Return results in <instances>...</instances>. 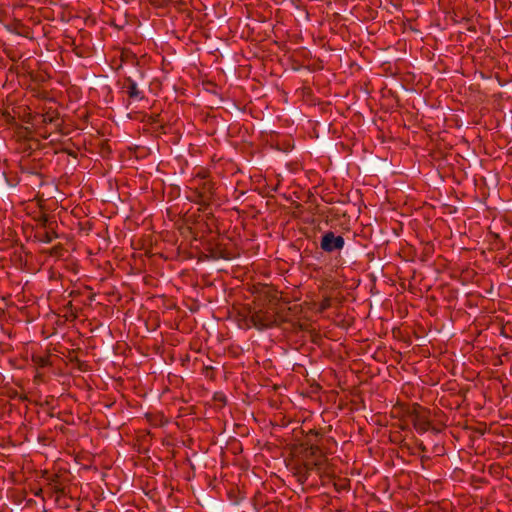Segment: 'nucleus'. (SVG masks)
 Here are the masks:
<instances>
[{
  "instance_id": "39448f33",
  "label": "nucleus",
  "mask_w": 512,
  "mask_h": 512,
  "mask_svg": "<svg viewBox=\"0 0 512 512\" xmlns=\"http://www.w3.org/2000/svg\"><path fill=\"white\" fill-rule=\"evenodd\" d=\"M254 326H256V327H257V328H259V329H262V328H264V327H265V325L260 324L258 321H254Z\"/></svg>"
},
{
  "instance_id": "7ed1b4c3",
  "label": "nucleus",
  "mask_w": 512,
  "mask_h": 512,
  "mask_svg": "<svg viewBox=\"0 0 512 512\" xmlns=\"http://www.w3.org/2000/svg\"><path fill=\"white\" fill-rule=\"evenodd\" d=\"M127 93L130 98L141 99V91L138 89L137 83L131 78L128 79Z\"/></svg>"
},
{
  "instance_id": "423d86ee",
  "label": "nucleus",
  "mask_w": 512,
  "mask_h": 512,
  "mask_svg": "<svg viewBox=\"0 0 512 512\" xmlns=\"http://www.w3.org/2000/svg\"><path fill=\"white\" fill-rule=\"evenodd\" d=\"M46 222H47V218H46V217H44V219H43V224L45 225V224H46Z\"/></svg>"
},
{
  "instance_id": "f257e3e1",
  "label": "nucleus",
  "mask_w": 512,
  "mask_h": 512,
  "mask_svg": "<svg viewBox=\"0 0 512 512\" xmlns=\"http://www.w3.org/2000/svg\"><path fill=\"white\" fill-rule=\"evenodd\" d=\"M345 245V240L342 236H337L333 232L329 231L323 234L320 247L327 253L340 251Z\"/></svg>"
},
{
  "instance_id": "20e7f679",
  "label": "nucleus",
  "mask_w": 512,
  "mask_h": 512,
  "mask_svg": "<svg viewBox=\"0 0 512 512\" xmlns=\"http://www.w3.org/2000/svg\"><path fill=\"white\" fill-rule=\"evenodd\" d=\"M39 237L41 242L49 244L56 238V235L50 232H44Z\"/></svg>"
},
{
  "instance_id": "f03ea898",
  "label": "nucleus",
  "mask_w": 512,
  "mask_h": 512,
  "mask_svg": "<svg viewBox=\"0 0 512 512\" xmlns=\"http://www.w3.org/2000/svg\"><path fill=\"white\" fill-rule=\"evenodd\" d=\"M413 423L417 431L420 433L426 432L430 427V422L419 414L415 415Z\"/></svg>"
}]
</instances>
